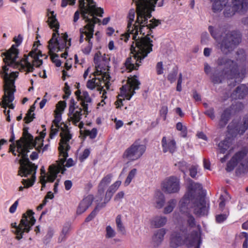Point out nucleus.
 <instances>
[{"mask_svg": "<svg viewBox=\"0 0 248 248\" xmlns=\"http://www.w3.org/2000/svg\"><path fill=\"white\" fill-rule=\"evenodd\" d=\"M155 0L150 1L149 4L141 3L137 5V19L133 24L135 16V11L133 9L129 10L127 16V32L121 36V39L126 42L129 37H132L135 42L131 45L130 50L133 55L127 58L125 67L128 72L137 69L148 54L152 51V41L147 36L152 33V30L160 23L159 20L148 19L152 16L150 7Z\"/></svg>", "mask_w": 248, "mask_h": 248, "instance_id": "obj_1", "label": "nucleus"}, {"mask_svg": "<svg viewBox=\"0 0 248 248\" xmlns=\"http://www.w3.org/2000/svg\"><path fill=\"white\" fill-rule=\"evenodd\" d=\"M22 41L23 37L20 34L14 38L16 44L13 45L6 52L3 60L5 65L0 70V75L4 81V92L2 101L0 104L4 108H14L15 107L12 102L14 100V93L16 91L15 81L19 73L17 71H12L10 67H14L29 73L33 71L34 67H39L43 63L42 60L40 59L42 55L37 49L32 50L28 55H25L19 61L16 60L19 53L17 47Z\"/></svg>", "mask_w": 248, "mask_h": 248, "instance_id": "obj_2", "label": "nucleus"}, {"mask_svg": "<svg viewBox=\"0 0 248 248\" xmlns=\"http://www.w3.org/2000/svg\"><path fill=\"white\" fill-rule=\"evenodd\" d=\"M236 61L228 59L226 57H219L217 61L219 66H225L224 71L219 72L217 68L214 69L211 76V79L214 84L221 83L226 78L228 80H234V86L236 83L240 82L245 78L246 69L244 62L246 60V54L243 49H239L236 53ZM230 86H232L230 81H228Z\"/></svg>", "mask_w": 248, "mask_h": 248, "instance_id": "obj_3", "label": "nucleus"}, {"mask_svg": "<svg viewBox=\"0 0 248 248\" xmlns=\"http://www.w3.org/2000/svg\"><path fill=\"white\" fill-rule=\"evenodd\" d=\"M79 8L81 16L87 24L80 29L79 43H82L85 40L91 41L93 37L94 24L100 22L95 16H103L104 10L97 7L93 0H79Z\"/></svg>", "mask_w": 248, "mask_h": 248, "instance_id": "obj_4", "label": "nucleus"}, {"mask_svg": "<svg viewBox=\"0 0 248 248\" xmlns=\"http://www.w3.org/2000/svg\"><path fill=\"white\" fill-rule=\"evenodd\" d=\"M201 189L202 186L199 183H191L187 188V191L184 195L179 202L180 211L185 214L188 212L189 204L191 202L194 209V214L197 217L206 216L208 213L209 206H206V203L204 197L200 196L195 198L196 189Z\"/></svg>", "mask_w": 248, "mask_h": 248, "instance_id": "obj_5", "label": "nucleus"}, {"mask_svg": "<svg viewBox=\"0 0 248 248\" xmlns=\"http://www.w3.org/2000/svg\"><path fill=\"white\" fill-rule=\"evenodd\" d=\"M96 71L94 73V78L89 80L87 82V87L93 90L98 87L103 90L104 87L108 90L110 85V77L109 74L108 59L105 55H101L100 53H97L94 57Z\"/></svg>", "mask_w": 248, "mask_h": 248, "instance_id": "obj_6", "label": "nucleus"}, {"mask_svg": "<svg viewBox=\"0 0 248 248\" xmlns=\"http://www.w3.org/2000/svg\"><path fill=\"white\" fill-rule=\"evenodd\" d=\"M56 14L53 11L48 9L47 11V22L51 29L55 31L53 33L52 38L48 42V49L51 53L55 51L64 50L61 54L62 58H66L67 56V49L71 46L70 39L68 40L67 34H62L60 36L58 33L59 24L56 18Z\"/></svg>", "mask_w": 248, "mask_h": 248, "instance_id": "obj_7", "label": "nucleus"}, {"mask_svg": "<svg viewBox=\"0 0 248 248\" xmlns=\"http://www.w3.org/2000/svg\"><path fill=\"white\" fill-rule=\"evenodd\" d=\"M208 30L212 36L220 45V48L225 54H228L241 41V35L237 31L230 32L226 31L225 36H223L220 29L210 26Z\"/></svg>", "mask_w": 248, "mask_h": 248, "instance_id": "obj_8", "label": "nucleus"}, {"mask_svg": "<svg viewBox=\"0 0 248 248\" xmlns=\"http://www.w3.org/2000/svg\"><path fill=\"white\" fill-rule=\"evenodd\" d=\"M198 239V233L197 231H193L189 234L187 228L182 226L179 231L172 233L170 238V246L176 248L186 245L187 248H190L194 245Z\"/></svg>", "mask_w": 248, "mask_h": 248, "instance_id": "obj_9", "label": "nucleus"}, {"mask_svg": "<svg viewBox=\"0 0 248 248\" xmlns=\"http://www.w3.org/2000/svg\"><path fill=\"white\" fill-rule=\"evenodd\" d=\"M17 152L19 153L18 156L21 155V158L19 160L20 167L18 171V174L21 177H27L34 171L36 173L37 166L35 164L30 161L28 153L30 150L34 147H31L29 144L23 145L19 140L16 141Z\"/></svg>", "mask_w": 248, "mask_h": 248, "instance_id": "obj_10", "label": "nucleus"}, {"mask_svg": "<svg viewBox=\"0 0 248 248\" xmlns=\"http://www.w3.org/2000/svg\"><path fill=\"white\" fill-rule=\"evenodd\" d=\"M140 85V82L137 76H134L128 78L126 84L121 88L117 100L115 102L117 108L124 106L123 102L125 100H129L130 99L135 93V91L139 89Z\"/></svg>", "mask_w": 248, "mask_h": 248, "instance_id": "obj_11", "label": "nucleus"}, {"mask_svg": "<svg viewBox=\"0 0 248 248\" xmlns=\"http://www.w3.org/2000/svg\"><path fill=\"white\" fill-rule=\"evenodd\" d=\"M248 150L243 149L235 153L231 160L227 163L226 170L228 172L233 170L239 165L238 170L240 173L248 171Z\"/></svg>", "mask_w": 248, "mask_h": 248, "instance_id": "obj_12", "label": "nucleus"}, {"mask_svg": "<svg viewBox=\"0 0 248 248\" xmlns=\"http://www.w3.org/2000/svg\"><path fill=\"white\" fill-rule=\"evenodd\" d=\"M121 185V181L118 180L110 186L106 192L104 202L101 203H97L94 210L86 218L85 222H88L93 220L99 210L104 207L111 200L114 193L118 190Z\"/></svg>", "mask_w": 248, "mask_h": 248, "instance_id": "obj_13", "label": "nucleus"}, {"mask_svg": "<svg viewBox=\"0 0 248 248\" xmlns=\"http://www.w3.org/2000/svg\"><path fill=\"white\" fill-rule=\"evenodd\" d=\"M140 140H135L124 152L122 157L129 161H134L140 158L146 151L145 145L140 143Z\"/></svg>", "mask_w": 248, "mask_h": 248, "instance_id": "obj_14", "label": "nucleus"}, {"mask_svg": "<svg viewBox=\"0 0 248 248\" xmlns=\"http://www.w3.org/2000/svg\"><path fill=\"white\" fill-rule=\"evenodd\" d=\"M228 132L232 137L242 135L248 129V113L244 116L242 122L233 119L228 125Z\"/></svg>", "mask_w": 248, "mask_h": 248, "instance_id": "obj_15", "label": "nucleus"}, {"mask_svg": "<svg viewBox=\"0 0 248 248\" xmlns=\"http://www.w3.org/2000/svg\"><path fill=\"white\" fill-rule=\"evenodd\" d=\"M162 190L168 194L176 193L180 189V179L176 176L166 178L161 184Z\"/></svg>", "mask_w": 248, "mask_h": 248, "instance_id": "obj_16", "label": "nucleus"}, {"mask_svg": "<svg viewBox=\"0 0 248 248\" xmlns=\"http://www.w3.org/2000/svg\"><path fill=\"white\" fill-rule=\"evenodd\" d=\"M60 130L61 139L58 148L66 149L67 151H69L70 149L69 141L72 138L73 134L71 133L68 126L63 122L60 124Z\"/></svg>", "mask_w": 248, "mask_h": 248, "instance_id": "obj_17", "label": "nucleus"}, {"mask_svg": "<svg viewBox=\"0 0 248 248\" xmlns=\"http://www.w3.org/2000/svg\"><path fill=\"white\" fill-rule=\"evenodd\" d=\"M233 9L228 13V9L225 12V16L230 17L234 15L235 12L243 13L248 9V0H232Z\"/></svg>", "mask_w": 248, "mask_h": 248, "instance_id": "obj_18", "label": "nucleus"}, {"mask_svg": "<svg viewBox=\"0 0 248 248\" xmlns=\"http://www.w3.org/2000/svg\"><path fill=\"white\" fill-rule=\"evenodd\" d=\"M34 214V213L32 210H28L25 213L22 215V218L20 221L19 225H17L16 222L12 223L11 224V227L15 228L16 230H17L18 228H20L22 230L24 228L30 227L31 222V217H33Z\"/></svg>", "mask_w": 248, "mask_h": 248, "instance_id": "obj_19", "label": "nucleus"}, {"mask_svg": "<svg viewBox=\"0 0 248 248\" xmlns=\"http://www.w3.org/2000/svg\"><path fill=\"white\" fill-rule=\"evenodd\" d=\"M161 145L164 153L168 152L173 155L177 151L176 142L173 138L168 139L166 136H164L161 140Z\"/></svg>", "mask_w": 248, "mask_h": 248, "instance_id": "obj_20", "label": "nucleus"}, {"mask_svg": "<svg viewBox=\"0 0 248 248\" xmlns=\"http://www.w3.org/2000/svg\"><path fill=\"white\" fill-rule=\"evenodd\" d=\"M75 94L83 108H88L92 106V99L87 92H81L79 90H78L76 92Z\"/></svg>", "mask_w": 248, "mask_h": 248, "instance_id": "obj_21", "label": "nucleus"}, {"mask_svg": "<svg viewBox=\"0 0 248 248\" xmlns=\"http://www.w3.org/2000/svg\"><path fill=\"white\" fill-rule=\"evenodd\" d=\"M210 1L213 2L212 8L214 13L219 12L223 7H225L224 12L225 15V12L227 9H228V13H230L233 8V6L232 7L227 6L229 0H210Z\"/></svg>", "mask_w": 248, "mask_h": 248, "instance_id": "obj_22", "label": "nucleus"}, {"mask_svg": "<svg viewBox=\"0 0 248 248\" xmlns=\"http://www.w3.org/2000/svg\"><path fill=\"white\" fill-rule=\"evenodd\" d=\"M248 94V88L246 85L242 84L238 86L232 93L231 97L232 100L242 99Z\"/></svg>", "mask_w": 248, "mask_h": 248, "instance_id": "obj_23", "label": "nucleus"}, {"mask_svg": "<svg viewBox=\"0 0 248 248\" xmlns=\"http://www.w3.org/2000/svg\"><path fill=\"white\" fill-rule=\"evenodd\" d=\"M94 199L93 195H88L85 197L79 203L77 210V213L80 215L84 213L91 205Z\"/></svg>", "mask_w": 248, "mask_h": 248, "instance_id": "obj_24", "label": "nucleus"}, {"mask_svg": "<svg viewBox=\"0 0 248 248\" xmlns=\"http://www.w3.org/2000/svg\"><path fill=\"white\" fill-rule=\"evenodd\" d=\"M23 145L29 144L31 147H35L36 144L34 142L33 137L28 132V128L24 127L23 130L22 137L19 140Z\"/></svg>", "mask_w": 248, "mask_h": 248, "instance_id": "obj_25", "label": "nucleus"}, {"mask_svg": "<svg viewBox=\"0 0 248 248\" xmlns=\"http://www.w3.org/2000/svg\"><path fill=\"white\" fill-rule=\"evenodd\" d=\"M59 151L60 156L62 158L59 159V163L57 165H54L56 167L60 168V172L63 174L66 171V169L64 166V163L65 162L67 157L68 156V151L66 149L58 148Z\"/></svg>", "mask_w": 248, "mask_h": 248, "instance_id": "obj_26", "label": "nucleus"}, {"mask_svg": "<svg viewBox=\"0 0 248 248\" xmlns=\"http://www.w3.org/2000/svg\"><path fill=\"white\" fill-rule=\"evenodd\" d=\"M233 109H224L222 113L220 119L219 121V126L220 128L224 127L227 124L229 120L230 119L232 110Z\"/></svg>", "mask_w": 248, "mask_h": 248, "instance_id": "obj_27", "label": "nucleus"}, {"mask_svg": "<svg viewBox=\"0 0 248 248\" xmlns=\"http://www.w3.org/2000/svg\"><path fill=\"white\" fill-rule=\"evenodd\" d=\"M49 174L46 177L47 182L52 183L57 177V175L60 173V168L56 167L54 164L51 165L48 169Z\"/></svg>", "mask_w": 248, "mask_h": 248, "instance_id": "obj_28", "label": "nucleus"}, {"mask_svg": "<svg viewBox=\"0 0 248 248\" xmlns=\"http://www.w3.org/2000/svg\"><path fill=\"white\" fill-rule=\"evenodd\" d=\"M36 222V219L34 217H31V222L30 225V227L27 228H24L23 229L21 230L20 228H18V230H16L14 233L16 235V238L17 240H20L23 237V235L24 232L28 233L33 225L35 224Z\"/></svg>", "mask_w": 248, "mask_h": 248, "instance_id": "obj_29", "label": "nucleus"}, {"mask_svg": "<svg viewBox=\"0 0 248 248\" xmlns=\"http://www.w3.org/2000/svg\"><path fill=\"white\" fill-rule=\"evenodd\" d=\"M42 126L43 128H44V129L40 133V136L38 137H36L35 138V140H34V143H35L36 145H37V144L38 143L39 144V145L37 146H36V147L35 146V149L38 152H40L42 147L43 146V141H44L43 139L45 138V137L46 135V129L45 128V125H42Z\"/></svg>", "mask_w": 248, "mask_h": 248, "instance_id": "obj_30", "label": "nucleus"}, {"mask_svg": "<svg viewBox=\"0 0 248 248\" xmlns=\"http://www.w3.org/2000/svg\"><path fill=\"white\" fill-rule=\"evenodd\" d=\"M80 135L83 139L89 137L90 139L93 140L95 139L97 135V129L96 128H93L91 130L84 129L79 131Z\"/></svg>", "mask_w": 248, "mask_h": 248, "instance_id": "obj_31", "label": "nucleus"}, {"mask_svg": "<svg viewBox=\"0 0 248 248\" xmlns=\"http://www.w3.org/2000/svg\"><path fill=\"white\" fill-rule=\"evenodd\" d=\"M167 221L165 217L157 216L155 217L151 221V225L155 228H160L165 225Z\"/></svg>", "mask_w": 248, "mask_h": 248, "instance_id": "obj_32", "label": "nucleus"}, {"mask_svg": "<svg viewBox=\"0 0 248 248\" xmlns=\"http://www.w3.org/2000/svg\"><path fill=\"white\" fill-rule=\"evenodd\" d=\"M231 145V142L229 138H225L220 141L218 145L220 153L225 154Z\"/></svg>", "mask_w": 248, "mask_h": 248, "instance_id": "obj_33", "label": "nucleus"}, {"mask_svg": "<svg viewBox=\"0 0 248 248\" xmlns=\"http://www.w3.org/2000/svg\"><path fill=\"white\" fill-rule=\"evenodd\" d=\"M75 110V109H69V112L73 113V116L71 117V119L74 124L77 125V123L79 122L81 119V116L82 114L81 113V111L84 110V111H86L87 114H88L90 111H89L88 109H79L80 111H76L74 113Z\"/></svg>", "mask_w": 248, "mask_h": 248, "instance_id": "obj_34", "label": "nucleus"}, {"mask_svg": "<svg viewBox=\"0 0 248 248\" xmlns=\"http://www.w3.org/2000/svg\"><path fill=\"white\" fill-rule=\"evenodd\" d=\"M156 199V207L158 208H162L165 203V196L160 191H156L155 195Z\"/></svg>", "mask_w": 248, "mask_h": 248, "instance_id": "obj_35", "label": "nucleus"}, {"mask_svg": "<svg viewBox=\"0 0 248 248\" xmlns=\"http://www.w3.org/2000/svg\"><path fill=\"white\" fill-rule=\"evenodd\" d=\"M112 178V174L111 173L105 176L100 181L98 186L106 189L107 186L110 183Z\"/></svg>", "mask_w": 248, "mask_h": 248, "instance_id": "obj_36", "label": "nucleus"}, {"mask_svg": "<svg viewBox=\"0 0 248 248\" xmlns=\"http://www.w3.org/2000/svg\"><path fill=\"white\" fill-rule=\"evenodd\" d=\"M165 234V229H160L158 230L154 234V241L157 243H160L163 241Z\"/></svg>", "mask_w": 248, "mask_h": 248, "instance_id": "obj_37", "label": "nucleus"}, {"mask_svg": "<svg viewBox=\"0 0 248 248\" xmlns=\"http://www.w3.org/2000/svg\"><path fill=\"white\" fill-rule=\"evenodd\" d=\"M64 109H55L54 111V119L52 121L53 124L55 126H59L60 122L62 120V114Z\"/></svg>", "mask_w": 248, "mask_h": 248, "instance_id": "obj_38", "label": "nucleus"}, {"mask_svg": "<svg viewBox=\"0 0 248 248\" xmlns=\"http://www.w3.org/2000/svg\"><path fill=\"white\" fill-rule=\"evenodd\" d=\"M35 174L36 173H34L33 171L32 173L30 174L31 175V179H22L21 183L25 186L26 188H29L33 185L35 180Z\"/></svg>", "mask_w": 248, "mask_h": 248, "instance_id": "obj_39", "label": "nucleus"}, {"mask_svg": "<svg viewBox=\"0 0 248 248\" xmlns=\"http://www.w3.org/2000/svg\"><path fill=\"white\" fill-rule=\"evenodd\" d=\"M116 224L118 231L121 232L122 234H124L125 233V229L122 223L121 215H119L117 216L116 218Z\"/></svg>", "mask_w": 248, "mask_h": 248, "instance_id": "obj_40", "label": "nucleus"}, {"mask_svg": "<svg viewBox=\"0 0 248 248\" xmlns=\"http://www.w3.org/2000/svg\"><path fill=\"white\" fill-rule=\"evenodd\" d=\"M70 226L68 224H65L62 228V233L58 238V242H62L66 239V236L70 230Z\"/></svg>", "mask_w": 248, "mask_h": 248, "instance_id": "obj_41", "label": "nucleus"}, {"mask_svg": "<svg viewBox=\"0 0 248 248\" xmlns=\"http://www.w3.org/2000/svg\"><path fill=\"white\" fill-rule=\"evenodd\" d=\"M176 202L175 199H171L169 201L168 205L164 208V213L167 214L171 212L175 207Z\"/></svg>", "mask_w": 248, "mask_h": 248, "instance_id": "obj_42", "label": "nucleus"}, {"mask_svg": "<svg viewBox=\"0 0 248 248\" xmlns=\"http://www.w3.org/2000/svg\"><path fill=\"white\" fill-rule=\"evenodd\" d=\"M225 195H221L219 197V208L221 211L223 210L225 207L226 202L231 198L227 192H225Z\"/></svg>", "mask_w": 248, "mask_h": 248, "instance_id": "obj_43", "label": "nucleus"}, {"mask_svg": "<svg viewBox=\"0 0 248 248\" xmlns=\"http://www.w3.org/2000/svg\"><path fill=\"white\" fill-rule=\"evenodd\" d=\"M34 109H28L24 119L25 123L29 124L32 122L34 119L35 114L34 113Z\"/></svg>", "mask_w": 248, "mask_h": 248, "instance_id": "obj_44", "label": "nucleus"}, {"mask_svg": "<svg viewBox=\"0 0 248 248\" xmlns=\"http://www.w3.org/2000/svg\"><path fill=\"white\" fill-rule=\"evenodd\" d=\"M105 190V189L98 186L97 192L95 196V202H96L97 204L102 203L100 202L103 200L104 197Z\"/></svg>", "mask_w": 248, "mask_h": 248, "instance_id": "obj_45", "label": "nucleus"}, {"mask_svg": "<svg viewBox=\"0 0 248 248\" xmlns=\"http://www.w3.org/2000/svg\"><path fill=\"white\" fill-rule=\"evenodd\" d=\"M137 169H133L128 173V175L126 178L124 184L125 186H128L131 183L132 180L135 177L137 173Z\"/></svg>", "mask_w": 248, "mask_h": 248, "instance_id": "obj_46", "label": "nucleus"}, {"mask_svg": "<svg viewBox=\"0 0 248 248\" xmlns=\"http://www.w3.org/2000/svg\"><path fill=\"white\" fill-rule=\"evenodd\" d=\"M186 213V216L188 218L187 219V224L190 228H194L196 225V221L194 217L191 215L189 211Z\"/></svg>", "mask_w": 248, "mask_h": 248, "instance_id": "obj_47", "label": "nucleus"}, {"mask_svg": "<svg viewBox=\"0 0 248 248\" xmlns=\"http://www.w3.org/2000/svg\"><path fill=\"white\" fill-rule=\"evenodd\" d=\"M228 214H221L216 216V221L217 223H222L226 220L228 217Z\"/></svg>", "mask_w": 248, "mask_h": 248, "instance_id": "obj_48", "label": "nucleus"}, {"mask_svg": "<svg viewBox=\"0 0 248 248\" xmlns=\"http://www.w3.org/2000/svg\"><path fill=\"white\" fill-rule=\"evenodd\" d=\"M91 153V151L90 149L87 148L85 149L82 153L79 156V160L80 162H83L85 159H86L88 156L90 155Z\"/></svg>", "mask_w": 248, "mask_h": 248, "instance_id": "obj_49", "label": "nucleus"}, {"mask_svg": "<svg viewBox=\"0 0 248 248\" xmlns=\"http://www.w3.org/2000/svg\"><path fill=\"white\" fill-rule=\"evenodd\" d=\"M177 75V70L175 69H173L168 75V79L171 83L175 81L176 76Z\"/></svg>", "mask_w": 248, "mask_h": 248, "instance_id": "obj_50", "label": "nucleus"}, {"mask_svg": "<svg viewBox=\"0 0 248 248\" xmlns=\"http://www.w3.org/2000/svg\"><path fill=\"white\" fill-rule=\"evenodd\" d=\"M53 125L52 124L51 127L50 132L49 133V137L50 139H52L54 138V137L57 134L59 130L60 129V125L59 126H55V128L53 127Z\"/></svg>", "mask_w": 248, "mask_h": 248, "instance_id": "obj_51", "label": "nucleus"}, {"mask_svg": "<svg viewBox=\"0 0 248 248\" xmlns=\"http://www.w3.org/2000/svg\"><path fill=\"white\" fill-rule=\"evenodd\" d=\"M115 235V232L114 230L110 226H108L106 227V237L107 238H112Z\"/></svg>", "mask_w": 248, "mask_h": 248, "instance_id": "obj_52", "label": "nucleus"}, {"mask_svg": "<svg viewBox=\"0 0 248 248\" xmlns=\"http://www.w3.org/2000/svg\"><path fill=\"white\" fill-rule=\"evenodd\" d=\"M88 45L82 48V51L85 54H89L90 53L93 46V43L91 42V40L88 41Z\"/></svg>", "mask_w": 248, "mask_h": 248, "instance_id": "obj_53", "label": "nucleus"}, {"mask_svg": "<svg viewBox=\"0 0 248 248\" xmlns=\"http://www.w3.org/2000/svg\"><path fill=\"white\" fill-rule=\"evenodd\" d=\"M52 61L55 64L57 67H60L61 65V62L59 60L58 56L56 54H52L51 56Z\"/></svg>", "mask_w": 248, "mask_h": 248, "instance_id": "obj_54", "label": "nucleus"}, {"mask_svg": "<svg viewBox=\"0 0 248 248\" xmlns=\"http://www.w3.org/2000/svg\"><path fill=\"white\" fill-rule=\"evenodd\" d=\"M76 0H62L61 6L65 7L67 5H74Z\"/></svg>", "mask_w": 248, "mask_h": 248, "instance_id": "obj_55", "label": "nucleus"}, {"mask_svg": "<svg viewBox=\"0 0 248 248\" xmlns=\"http://www.w3.org/2000/svg\"><path fill=\"white\" fill-rule=\"evenodd\" d=\"M197 174V168L195 166H191L189 169V175L193 178H195Z\"/></svg>", "mask_w": 248, "mask_h": 248, "instance_id": "obj_56", "label": "nucleus"}, {"mask_svg": "<svg viewBox=\"0 0 248 248\" xmlns=\"http://www.w3.org/2000/svg\"><path fill=\"white\" fill-rule=\"evenodd\" d=\"M156 73L157 75H161L163 73V63L160 62L157 63L156 66Z\"/></svg>", "mask_w": 248, "mask_h": 248, "instance_id": "obj_57", "label": "nucleus"}, {"mask_svg": "<svg viewBox=\"0 0 248 248\" xmlns=\"http://www.w3.org/2000/svg\"><path fill=\"white\" fill-rule=\"evenodd\" d=\"M204 113L208 116L209 118H210L212 120H213L215 118L214 109H206V110L204 112Z\"/></svg>", "mask_w": 248, "mask_h": 248, "instance_id": "obj_58", "label": "nucleus"}, {"mask_svg": "<svg viewBox=\"0 0 248 248\" xmlns=\"http://www.w3.org/2000/svg\"><path fill=\"white\" fill-rule=\"evenodd\" d=\"M40 181L42 185L41 190H43V189L46 187V184L47 182L46 180V176L42 175L40 177Z\"/></svg>", "mask_w": 248, "mask_h": 248, "instance_id": "obj_59", "label": "nucleus"}, {"mask_svg": "<svg viewBox=\"0 0 248 248\" xmlns=\"http://www.w3.org/2000/svg\"><path fill=\"white\" fill-rule=\"evenodd\" d=\"M18 205V201L16 200L10 207L9 212L11 214L14 213L16 210Z\"/></svg>", "mask_w": 248, "mask_h": 248, "instance_id": "obj_60", "label": "nucleus"}, {"mask_svg": "<svg viewBox=\"0 0 248 248\" xmlns=\"http://www.w3.org/2000/svg\"><path fill=\"white\" fill-rule=\"evenodd\" d=\"M179 131H181L180 135L183 138H186L187 134V129L186 126H184L183 127L181 128Z\"/></svg>", "mask_w": 248, "mask_h": 248, "instance_id": "obj_61", "label": "nucleus"}, {"mask_svg": "<svg viewBox=\"0 0 248 248\" xmlns=\"http://www.w3.org/2000/svg\"><path fill=\"white\" fill-rule=\"evenodd\" d=\"M66 107V103L64 101H60L56 106V108H65Z\"/></svg>", "mask_w": 248, "mask_h": 248, "instance_id": "obj_62", "label": "nucleus"}, {"mask_svg": "<svg viewBox=\"0 0 248 248\" xmlns=\"http://www.w3.org/2000/svg\"><path fill=\"white\" fill-rule=\"evenodd\" d=\"M65 188L66 190H69L71 189L72 186V183L70 180H66L64 183Z\"/></svg>", "mask_w": 248, "mask_h": 248, "instance_id": "obj_63", "label": "nucleus"}, {"mask_svg": "<svg viewBox=\"0 0 248 248\" xmlns=\"http://www.w3.org/2000/svg\"><path fill=\"white\" fill-rule=\"evenodd\" d=\"M124 193L123 191L118 192L114 197V201H117L124 197Z\"/></svg>", "mask_w": 248, "mask_h": 248, "instance_id": "obj_64", "label": "nucleus"}]
</instances>
